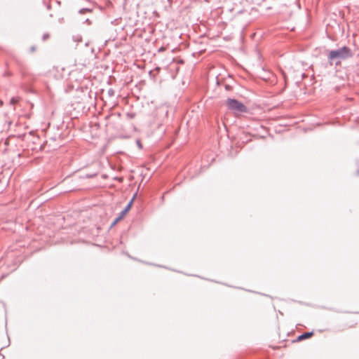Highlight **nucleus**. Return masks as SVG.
<instances>
[{"label": "nucleus", "instance_id": "f257e3e1", "mask_svg": "<svg viewBox=\"0 0 359 359\" xmlns=\"http://www.w3.org/2000/svg\"><path fill=\"white\" fill-rule=\"evenodd\" d=\"M353 56L352 50L346 46L339 48L337 50H329L327 53V60L330 65H335L338 66L342 60H347Z\"/></svg>", "mask_w": 359, "mask_h": 359}, {"label": "nucleus", "instance_id": "f03ea898", "mask_svg": "<svg viewBox=\"0 0 359 359\" xmlns=\"http://www.w3.org/2000/svg\"><path fill=\"white\" fill-rule=\"evenodd\" d=\"M226 105L229 111L234 113H247L248 111L243 103L234 98H228L226 100Z\"/></svg>", "mask_w": 359, "mask_h": 359}, {"label": "nucleus", "instance_id": "7ed1b4c3", "mask_svg": "<svg viewBox=\"0 0 359 359\" xmlns=\"http://www.w3.org/2000/svg\"><path fill=\"white\" fill-rule=\"evenodd\" d=\"M137 196V193L133 196L131 200L128 202L125 208L119 213L118 216L114 220V222L111 224V228L115 226L122 218L127 214V212L130 210L132 205L133 203V201Z\"/></svg>", "mask_w": 359, "mask_h": 359}, {"label": "nucleus", "instance_id": "20e7f679", "mask_svg": "<svg viewBox=\"0 0 359 359\" xmlns=\"http://www.w3.org/2000/svg\"><path fill=\"white\" fill-rule=\"evenodd\" d=\"M313 332H304L302 334L299 335L297 338V341H302L306 339L310 338L311 336H313Z\"/></svg>", "mask_w": 359, "mask_h": 359}, {"label": "nucleus", "instance_id": "39448f33", "mask_svg": "<svg viewBox=\"0 0 359 359\" xmlns=\"http://www.w3.org/2000/svg\"><path fill=\"white\" fill-rule=\"evenodd\" d=\"M86 12H89V13H90V12H92V9L87 8H81V9H80V10H79V13L80 14H83V13H86Z\"/></svg>", "mask_w": 359, "mask_h": 359}, {"label": "nucleus", "instance_id": "423d86ee", "mask_svg": "<svg viewBox=\"0 0 359 359\" xmlns=\"http://www.w3.org/2000/svg\"><path fill=\"white\" fill-rule=\"evenodd\" d=\"M224 88H225V90H227V91H230V90H232V88H232V86H231V85H229V84H225V85H224Z\"/></svg>", "mask_w": 359, "mask_h": 359}, {"label": "nucleus", "instance_id": "0eeeda50", "mask_svg": "<svg viewBox=\"0 0 359 359\" xmlns=\"http://www.w3.org/2000/svg\"><path fill=\"white\" fill-rule=\"evenodd\" d=\"M48 37H49L48 34H44L43 35L42 39H43V41H45V40H46Z\"/></svg>", "mask_w": 359, "mask_h": 359}, {"label": "nucleus", "instance_id": "6e6552de", "mask_svg": "<svg viewBox=\"0 0 359 359\" xmlns=\"http://www.w3.org/2000/svg\"><path fill=\"white\" fill-rule=\"evenodd\" d=\"M108 93H109V95L112 96V95H114V90H113V89H109V90H108Z\"/></svg>", "mask_w": 359, "mask_h": 359}, {"label": "nucleus", "instance_id": "1a4fd4ad", "mask_svg": "<svg viewBox=\"0 0 359 359\" xmlns=\"http://www.w3.org/2000/svg\"><path fill=\"white\" fill-rule=\"evenodd\" d=\"M74 39L76 41H81V36H74Z\"/></svg>", "mask_w": 359, "mask_h": 359}, {"label": "nucleus", "instance_id": "9d476101", "mask_svg": "<svg viewBox=\"0 0 359 359\" xmlns=\"http://www.w3.org/2000/svg\"><path fill=\"white\" fill-rule=\"evenodd\" d=\"M137 146H138L140 148H142V144H141V142H140V140H137Z\"/></svg>", "mask_w": 359, "mask_h": 359}, {"label": "nucleus", "instance_id": "9b49d317", "mask_svg": "<svg viewBox=\"0 0 359 359\" xmlns=\"http://www.w3.org/2000/svg\"><path fill=\"white\" fill-rule=\"evenodd\" d=\"M84 22H87L88 25H90V24H91L90 20L88 18L86 19V20H85V21H84Z\"/></svg>", "mask_w": 359, "mask_h": 359}, {"label": "nucleus", "instance_id": "f8f14e48", "mask_svg": "<svg viewBox=\"0 0 359 359\" xmlns=\"http://www.w3.org/2000/svg\"><path fill=\"white\" fill-rule=\"evenodd\" d=\"M128 116H129L130 118H133L134 117V114H127Z\"/></svg>", "mask_w": 359, "mask_h": 359}, {"label": "nucleus", "instance_id": "ddd939ff", "mask_svg": "<svg viewBox=\"0 0 359 359\" xmlns=\"http://www.w3.org/2000/svg\"><path fill=\"white\" fill-rule=\"evenodd\" d=\"M35 49H36V48H35V47H34V46H32V47L31 48V51H32V52H34V51H35Z\"/></svg>", "mask_w": 359, "mask_h": 359}, {"label": "nucleus", "instance_id": "4468645a", "mask_svg": "<svg viewBox=\"0 0 359 359\" xmlns=\"http://www.w3.org/2000/svg\"><path fill=\"white\" fill-rule=\"evenodd\" d=\"M11 102L12 104H14L15 101H14V99H13V98H12V99H11Z\"/></svg>", "mask_w": 359, "mask_h": 359}, {"label": "nucleus", "instance_id": "2eb2a0df", "mask_svg": "<svg viewBox=\"0 0 359 359\" xmlns=\"http://www.w3.org/2000/svg\"><path fill=\"white\" fill-rule=\"evenodd\" d=\"M47 8H48V9H50V5H48Z\"/></svg>", "mask_w": 359, "mask_h": 359}, {"label": "nucleus", "instance_id": "dca6fc26", "mask_svg": "<svg viewBox=\"0 0 359 359\" xmlns=\"http://www.w3.org/2000/svg\"><path fill=\"white\" fill-rule=\"evenodd\" d=\"M357 172H358V175H359V170H358V171H357Z\"/></svg>", "mask_w": 359, "mask_h": 359}]
</instances>
